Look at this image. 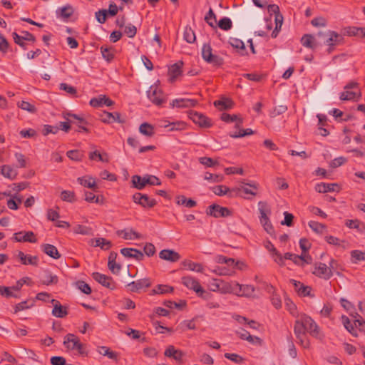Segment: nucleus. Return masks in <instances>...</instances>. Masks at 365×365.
<instances>
[{"instance_id": "nucleus-61", "label": "nucleus", "mask_w": 365, "mask_h": 365, "mask_svg": "<svg viewBox=\"0 0 365 365\" xmlns=\"http://www.w3.org/2000/svg\"><path fill=\"white\" fill-rule=\"evenodd\" d=\"M254 133V131L250 128L241 129L239 132L231 133L230 136L232 138H242Z\"/></svg>"}, {"instance_id": "nucleus-36", "label": "nucleus", "mask_w": 365, "mask_h": 365, "mask_svg": "<svg viewBox=\"0 0 365 365\" xmlns=\"http://www.w3.org/2000/svg\"><path fill=\"white\" fill-rule=\"evenodd\" d=\"M118 235H123L124 240H134L141 238V235L135 230L130 229V230H122L117 231Z\"/></svg>"}, {"instance_id": "nucleus-53", "label": "nucleus", "mask_w": 365, "mask_h": 365, "mask_svg": "<svg viewBox=\"0 0 365 365\" xmlns=\"http://www.w3.org/2000/svg\"><path fill=\"white\" fill-rule=\"evenodd\" d=\"M309 227L316 233L322 234L326 230V225L316 221H310Z\"/></svg>"}, {"instance_id": "nucleus-29", "label": "nucleus", "mask_w": 365, "mask_h": 365, "mask_svg": "<svg viewBox=\"0 0 365 365\" xmlns=\"http://www.w3.org/2000/svg\"><path fill=\"white\" fill-rule=\"evenodd\" d=\"M41 247L42 251L53 259H58L61 257L60 253L54 245L51 244H43Z\"/></svg>"}, {"instance_id": "nucleus-48", "label": "nucleus", "mask_w": 365, "mask_h": 365, "mask_svg": "<svg viewBox=\"0 0 365 365\" xmlns=\"http://www.w3.org/2000/svg\"><path fill=\"white\" fill-rule=\"evenodd\" d=\"M58 281V279L56 275H53L50 272L46 271L44 273L42 284L45 285H50L52 284H57Z\"/></svg>"}, {"instance_id": "nucleus-13", "label": "nucleus", "mask_w": 365, "mask_h": 365, "mask_svg": "<svg viewBox=\"0 0 365 365\" xmlns=\"http://www.w3.org/2000/svg\"><path fill=\"white\" fill-rule=\"evenodd\" d=\"M302 319L304 322V324L306 326L307 332L312 336L317 337L319 334V329L315 322L309 316L302 314Z\"/></svg>"}, {"instance_id": "nucleus-18", "label": "nucleus", "mask_w": 365, "mask_h": 365, "mask_svg": "<svg viewBox=\"0 0 365 365\" xmlns=\"http://www.w3.org/2000/svg\"><path fill=\"white\" fill-rule=\"evenodd\" d=\"M290 282L294 285L295 291L298 293L299 296L307 297L312 296L311 291L312 287L309 286H306L304 284L301 283L299 281L294 279H290Z\"/></svg>"}, {"instance_id": "nucleus-62", "label": "nucleus", "mask_w": 365, "mask_h": 365, "mask_svg": "<svg viewBox=\"0 0 365 365\" xmlns=\"http://www.w3.org/2000/svg\"><path fill=\"white\" fill-rule=\"evenodd\" d=\"M204 179L212 182H220L223 180L224 177L222 175L212 174L206 172L204 175Z\"/></svg>"}, {"instance_id": "nucleus-64", "label": "nucleus", "mask_w": 365, "mask_h": 365, "mask_svg": "<svg viewBox=\"0 0 365 365\" xmlns=\"http://www.w3.org/2000/svg\"><path fill=\"white\" fill-rule=\"evenodd\" d=\"M76 287L86 294H90L92 292L89 284L83 281H78L76 282Z\"/></svg>"}, {"instance_id": "nucleus-43", "label": "nucleus", "mask_w": 365, "mask_h": 365, "mask_svg": "<svg viewBox=\"0 0 365 365\" xmlns=\"http://www.w3.org/2000/svg\"><path fill=\"white\" fill-rule=\"evenodd\" d=\"M351 262L353 264H357L361 261H365V252L361 250H352L350 252Z\"/></svg>"}, {"instance_id": "nucleus-41", "label": "nucleus", "mask_w": 365, "mask_h": 365, "mask_svg": "<svg viewBox=\"0 0 365 365\" xmlns=\"http://www.w3.org/2000/svg\"><path fill=\"white\" fill-rule=\"evenodd\" d=\"M229 43L232 47L240 49L242 55H244L246 53L245 43L241 39L235 37H230Z\"/></svg>"}, {"instance_id": "nucleus-55", "label": "nucleus", "mask_w": 365, "mask_h": 365, "mask_svg": "<svg viewBox=\"0 0 365 365\" xmlns=\"http://www.w3.org/2000/svg\"><path fill=\"white\" fill-rule=\"evenodd\" d=\"M101 51L102 56L104 59H106L108 62L111 61L114 58V49L111 47H101Z\"/></svg>"}, {"instance_id": "nucleus-56", "label": "nucleus", "mask_w": 365, "mask_h": 365, "mask_svg": "<svg viewBox=\"0 0 365 365\" xmlns=\"http://www.w3.org/2000/svg\"><path fill=\"white\" fill-rule=\"evenodd\" d=\"M96 245L95 247H100L102 250H108L112 247V243L110 241L107 240L105 238L100 237L95 240Z\"/></svg>"}, {"instance_id": "nucleus-26", "label": "nucleus", "mask_w": 365, "mask_h": 365, "mask_svg": "<svg viewBox=\"0 0 365 365\" xmlns=\"http://www.w3.org/2000/svg\"><path fill=\"white\" fill-rule=\"evenodd\" d=\"M164 355L173 358L175 361H181L184 354L181 350L176 349L174 346L169 345L165 350Z\"/></svg>"}, {"instance_id": "nucleus-11", "label": "nucleus", "mask_w": 365, "mask_h": 365, "mask_svg": "<svg viewBox=\"0 0 365 365\" xmlns=\"http://www.w3.org/2000/svg\"><path fill=\"white\" fill-rule=\"evenodd\" d=\"M234 286L237 288L236 294L246 297H254L255 288L250 284H240L237 282H234Z\"/></svg>"}, {"instance_id": "nucleus-9", "label": "nucleus", "mask_w": 365, "mask_h": 365, "mask_svg": "<svg viewBox=\"0 0 365 365\" xmlns=\"http://www.w3.org/2000/svg\"><path fill=\"white\" fill-rule=\"evenodd\" d=\"M312 274L327 280L331 277L333 272L331 271V268H328L326 264L319 262L314 264V270L312 272Z\"/></svg>"}, {"instance_id": "nucleus-4", "label": "nucleus", "mask_w": 365, "mask_h": 365, "mask_svg": "<svg viewBox=\"0 0 365 365\" xmlns=\"http://www.w3.org/2000/svg\"><path fill=\"white\" fill-rule=\"evenodd\" d=\"M294 331L297 339L299 341L300 344L304 348H309V341L308 340L306 334L307 331L305 324H304L302 317L295 322Z\"/></svg>"}, {"instance_id": "nucleus-3", "label": "nucleus", "mask_w": 365, "mask_h": 365, "mask_svg": "<svg viewBox=\"0 0 365 365\" xmlns=\"http://www.w3.org/2000/svg\"><path fill=\"white\" fill-rule=\"evenodd\" d=\"M182 283L188 289H192L200 297L207 299L210 297V292H206L200 283L193 277L190 276L183 277L181 279Z\"/></svg>"}, {"instance_id": "nucleus-22", "label": "nucleus", "mask_w": 365, "mask_h": 365, "mask_svg": "<svg viewBox=\"0 0 365 365\" xmlns=\"http://www.w3.org/2000/svg\"><path fill=\"white\" fill-rule=\"evenodd\" d=\"M300 42L303 46L312 50H314L319 44L313 35L308 34L303 35L301 38Z\"/></svg>"}, {"instance_id": "nucleus-46", "label": "nucleus", "mask_w": 365, "mask_h": 365, "mask_svg": "<svg viewBox=\"0 0 365 365\" xmlns=\"http://www.w3.org/2000/svg\"><path fill=\"white\" fill-rule=\"evenodd\" d=\"M205 21L212 28H217L216 15L211 8L209 9L207 14L205 16Z\"/></svg>"}, {"instance_id": "nucleus-25", "label": "nucleus", "mask_w": 365, "mask_h": 365, "mask_svg": "<svg viewBox=\"0 0 365 365\" xmlns=\"http://www.w3.org/2000/svg\"><path fill=\"white\" fill-rule=\"evenodd\" d=\"M182 61H178L172 65L168 69V75L170 76V81L173 82L176 78L182 73Z\"/></svg>"}, {"instance_id": "nucleus-40", "label": "nucleus", "mask_w": 365, "mask_h": 365, "mask_svg": "<svg viewBox=\"0 0 365 365\" xmlns=\"http://www.w3.org/2000/svg\"><path fill=\"white\" fill-rule=\"evenodd\" d=\"M139 132L147 137H153L155 134L154 126L148 123H143L139 127Z\"/></svg>"}, {"instance_id": "nucleus-17", "label": "nucleus", "mask_w": 365, "mask_h": 365, "mask_svg": "<svg viewBox=\"0 0 365 365\" xmlns=\"http://www.w3.org/2000/svg\"><path fill=\"white\" fill-rule=\"evenodd\" d=\"M51 304L53 306L52 310V314L56 317L63 318L68 314L67 308L62 306L60 302L54 299L51 300Z\"/></svg>"}, {"instance_id": "nucleus-6", "label": "nucleus", "mask_w": 365, "mask_h": 365, "mask_svg": "<svg viewBox=\"0 0 365 365\" xmlns=\"http://www.w3.org/2000/svg\"><path fill=\"white\" fill-rule=\"evenodd\" d=\"M133 200L135 203L141 205L144 208H152L157 204L155 199L150 198L148 195L140 192L135 193L133 195Z\"/></svg>"}, {"instance_id": "nucleus-44", "label": "nucleus", "mask_w": 365, "mask_h": 365, "mask_svg": "<svg viewBox=\"0 0 365 365\" xmlns=\"http://www.w3.org/2000/svg\"><path fill=\"white\" fill-rule=\"evenodd\" d=\"M174 288L171 286L166 284H158L152 290V294H163L166 293H171Z\"/></svg>"}, {"instance_id": "nucleus-38", "label": "nucleus", "mask_w": 365, "mask_h": 365, "mask_svg": "<svg viewBox=\"0 0 365 365\" xmlns=\"http://www.w3.org/2000/svg\"><path fill=\"white\" fill-rule=\"evenodd\" d=\"M1 174L6 178L14 180L16 178L18 173L10 165H4L1 167Z\"/></svg>"}, {"instance_id": "nucleus-14", "label": "nucleus", "mask_w": 365, "mask_h": 365, "mask_svg": "<svg viewBox=\"0 0 365 365\" xmlns=\"http://www.w3.org/2000/svg\"><path fill=\"white\" fill-rule=\"evenodd\" d=\"M16 256L24 265L38 266V257L37 256L26 255L20 250L16 252Z\"/></svg>"}, {"instance_id": "nucleus-23", "label": "nucleus", "mask_w": 365, "mask_h": 365, "mask_svg": "<svg viewBox=\"0 0 365 365\" xmlns=\"http://www.w3.org/2000/svg\"><path fill=\"white\" fill-rule=\"evenodd\" d=\"M151 285V282L150 278H144L139 279L138 281H133L128 284V286L130 287V291L133 292H136L139 289L143 287H150Z\"/></svg>"}, {"instance_id": "nucleus-50", "label": "nucleus", "mask_w": 365, "mask_h": 365, "mask_svg": "<svg viewBox=\"0 0 365 365\" xmlns=\"http://www.w3.org/2000/svg\"><path fill=\"white\" fill-rule=\"evenodd\" d=\"M73 232L76 234H81L83 235H93V230L91 227L81 225H77L74 227Z\"/></svg>"}, {"instance_id": "nucleus-5", "label": "nucleus", "mask_w": 365, "mask_h": 365, "mask_svg": "<svg viewBox=\"0 0 365 365\" xmlns=\"http://www.w3.org/2000/svg\"><path fill=\"white\" fill-rule=\"evenodd\" d=\"M148 98L156 106H160L165 101L163 91L156 86H151L147 91Z\"/></svg>"}, {"instance_id": "nucleus-16", "label": "nucleus", "mask_w": 365, "mask_h": 365, "mask_svg": "<svg viewBox=\"0 0 365 365\" xmlns=\"http://www.w3.org/2000/svg\"><path fill=\"white\" fill-rule=\"evenodd\" d=\"M89 104L95 108L101 107L103 105L107 106H111L114 105V101L108 98L105 95H100L97 98H93L91 99Z\"/></svg>"}, {"instance_id": "nucleus-49", "label": "nucleus", "mask_w": 365, "mask_h": 365, "mask_svg": "<svg viewBox=\"0 0 365 365\" xmlns=\"http://www.w3.org/2000/svg\"><path fill=\"white\" fill-rule=\"evenodd\" d=\"M183 38L189 43H192L195 41V34L191 27H185L183 33Z\"/></svg>"}, {"instance_id": "nucleus-12", "label": "nucleus", "mask_w": 365, "mask_h": 365, "mask_svg": "<svg viewBox=\"0 0 365 365\" xmlns=\"http://www.w3.org/2000/svg\"><path fill=\"white\" fill-rule=\"evenodd\" d=\"M13 239L16 242H31L36 243L37 242V239L35 237V234L32 231L28 232H19L14 234Z\"/></svg>"}, {"instance_id": "nucleus-8", "label": "nucleus", "mask_w": 365, "mask_h": 365, "mask_svg": "<svg viewBox=\"0 0 365 365\" xmlns=\"http://www.w3.org/2000/svg\"><path fill=\"white\" fill-rule=\"evenodd\" d=\"M190 118L200 128H210L212 126L211 120L206 117L202 113H198L195 110L189 112Z\"/></svg>"}, {"instance_id": "nucleus-1", "label": "nucleus", "mask_w": 365, "mask_h": 365, "mask_svg": "<svg viewBox=\"0 0 365 365\" xmlns=\"http://www.w3.org/2000/svg\"><path fill=\"white\" fill-rule=\"evenodd\" d=\"M259 211L260 213L259 221L264 230L271 236L275 237V232L272 222L269 220L268 215L271 213V210L265 202H259Z\"/></svg>"}, {"instance_id": "nucleus-28", "label": "nucleus", "mask_w": 365, "mask_h": 365, "mask_svg": "<svg viewBox=\"0 0 365 365\" xmlns=\"http://www.w3.org/2000/svg\"><path fill=\"white\" fill-rule=\"evenodd\" d=\"M80 342L78 336L73 334H68L64 337L63 344L70 350H75L77 344Z\"/></svg>"}, {"instance_id": "nucleus-7", "label": "nucleus", "mask_w": 365, "mask_h": 365, "mask_svg": "<svg viewBox=\"0 0 365 365\" xmlns=\"http://www.w3.org/2000/svg\"><path fill=\"white\" fill-rule=\"evenodd\" d=\"M207 215L214 217H225L232 215V211L225 207H221L219 205L213 204L208 207Z\"/></svg>"}, {"instance_id": "nucleus-19", "label": "nucleus", "mask_w": 365, "mask_h": 365, "mask_svg": "<svg viewBox=\"0 0 365 365\" xmlns=\"http://www.w3.org/2000/svg\"><path fill=\"white\" fill-rule=\"evenodd\" d=\"M160 259L167 260L171 262H178L180 259V255L178 252L173 250H163L159 253Z\"/></svg>"}, {"instance_id": "nucleus-58", "label": "nucleus", "mask_w": 365, "mask_h": 365, "mask_svg": "<svg viewBox=\"0 0 365 365\" xmlns=\"http://www.w3.org/2000/svg\"><path fill=\"white\" fill-rule=\"evenodd\" d=\"M18 106L21 108L22 110H26L31 113H35L37 111V109L35 107V106L27 101H22L21 102H19Z\"/></svg>"}, {"instance_id": "nucleus-2", "label": "nucleus", "mask_w": 365, "mask_h": 365, "mask_svg": "<svg viewBox=\"0 0 365 365\" xmlns=\"http://www.w3.org/2000/svg\"><path fill=\"white\" fill-rule=\"evenodd\" d=\"M132 183L134 187L138 190H143L146 185H161L160 180L154 175H147L142 178L140 175H135L132 177Z\"/></svg>"}, {"instance_id": "nucleus-45", "label": "nucleus", "mask_w": 365, "mask_h": 365, "mask_svg": "<svg viewBox=\"0 0 365 365\" xmlns=\"http://www.w3.org/2000/svg\"><path fill=\"white\" fill-rule=\"evenodd\" d=\"M361 96V92L356 93L354 91H346L342 92L340 96V99L342 101H350L354 100L357 98L356 101H358Z\"/></svg>"}, {"instance_id": "nucleus-27", "label": "nucleus", "mask_w": 365, "mask_h": 365, "mask_svg": "<svg viewBox=\"0 0 365 365\" xmlns=\"http://www.w3.org/2000/svg\"><path fill=\"white\" fill-rule=\"evenodd\" d=\"M236 334L242 340H247V341L254 344L255 342H261V339L258 336H252L250 333L245 329L240 328L235 331Z\"/></svg>"}, {"instance_id": "nucleus-60", "label": "nucleus", "mask_w": 365, "mask_h": 365, "mask_svg": "<svg viewBox=\"0 0 365 365\" xmlns=\"http://www.w3.org/2000/svg\"><path fill=\"white\" fill-rule=\"evenodd\" d=\"M89 158L90 160H96L98 158V160L101 162H108V156L107 153L101 154L98 150H95L93 152H91L89 154Z\"/></svg>"}, {"instance_id": "nucleus-57", "label": "nucleus", "mask_w": 365, "mask_h": 365, "mask_svg": "<svg viewBox=\"0 0 365 365\" xmlns=\"http://www.w3.org/2000/svg\"><path fill=\"white\" fill-rule=\"evenodd\" d=\"M163 304L169 308L175 307L178 309H182L186 307V302L185 300H180L179 302H175L171 300H166L163 302Z\"/></svg>"}, {"instance_id": "nucleus-63", "label": "nucleus", "mask_w": 365, "mask_h": 365, "mask_svg": "<svg viewBox=\"0 0 365 365\" xmlns=\"http://www.w3.org/2000/svg\"><path fill=\"white\" fill-rule=\"evenodd\" d=\"M212 49L211 48V46L210 44H204L202 48V58L207 61L212 57Z\"/></svg>"}, {"instance_id": "nucleus-54", "label": "nucleus", "mask_w": 365, "mask_h": 365, "mask_svg": "<svg viewBox=\"0 0 365 365\" xmlns=\"http://www.w3.org/2000/svg\"><path fill=\"white\" fill-rule=\"evenodd\" d=\"M217 26H218L222 30L228 31L231 29L232 26V22L230 18L223 17L218 21V23H217Z\"/></svg>"}, {"instance_id": "nucleus-15", "label": "nucleus", "mask_w": 365, "mask_h": 365, "mask_svg": "<svg viewBox=\"0 0 365 365\" xmlns=\"http://www.w3.org/2000/svg\"><path fill=\"white\" fill-rule=\"evenodd\" d=\"M101 120L105 123L117 122L123 124L125 122V119L121 118V115L118 112L110 113L105 111L101 115Z\"/></svg>"}, {"instance_id": "nucleus-35", "label": "nucleus", "mask_w": 365, "mask_h": 365, "mask_svg": "<svg viewBox=\"0 0 365 365\" xmlns=\"http://www.w3.org/2000/svg\"><path fill=\"white\" fill-rule=\"evenodd\" d=\"M175 202L178 205H185L186 207L192 208L197 205L195 200L190 198L187 199L185 195H177Z\"/></svg>"}, {"instance_id": "nucleus-21", "label": "nucleus", "mask_w": 365, "mask_h": 365, "mask_svg": "<svg viewBox=\"0 0 365 365\" xmlns=\"http://www.w3.org/2000/svg\"><path fill=\"white\" fill-rule=\"evenodd\" d=\"M343 41V37L334 31L327 32V38L324 41L329 46H334L340 44Z\"/></svg>"}, {"instance_id": "nucleus-10", "label": "nucleus", "mask_w": 365, "mask_h": 365, "mask_svg": "<svg viewBox=\"0 0 365 365\" xmlns=\"http://www.w3.org/2000/svg\"><path fill=\"white\" fill-rule=\"evenodd\" d=\"M93 278L101 285L106 288L113 289L115 288V282H113L111 277L103 274L99 272H93L92 274Z\"/></svg>"}, {"instance_id": "nucleus-37", "label": "nucleus", "mask_w": 365, "mask_h": 365, "mask_svg": "<svg viewBox=\"0 0 365 365\" xmlns=\"http://www.w3.org/2000/svg\"><path fill=\"white\" fill-rule=\"evenodd\" d=\"M345 225L350 229H356L359 232H365V223L358 220H347Z\"/></svg>"}, {"instance_id": "nucleus-47", "label": "nucleus", "mask_w": 365, "mask_h": 365, "mask_svg": "<svg viewBox=\"0 0 365 365\" xmlns=\"http://www.w3.org/2000/svg\"><path fill=\"white\" fill-rule=\"evenodd\" d=\"M199 162L207 168H212L220 165V163L217 159H213L209 157H201L199 158Z\"/></svg>"}, {"instance_id": "nucleus-52", "label": "nucleus", "mask_w": 365, "mask_h": 365, "mask_svg": "<svg viewBox=\"0 0 365 365\" xmlns=\"http://www.w3.org/2000/svg\"><path fill=\"white\" fill-rule=\"evenodd\" d=\"M183 266L191 271L202 272L203 267L201 264L193 262L192 261H184Z\"/></svg>"}, {"instance_id": "nucleus-51", "label": "nucleus", "mask_w": 365, "mask_h": 365, "mask_svg": "<svg viewBox=\"0 0 365 365\" xmlns=\"http://www.w3.org/2000/svg\"><path fill=\"white\" fill-rule=\"evenodd\" d=\"M60 197L63 201L68 202H74L76 200L75 192L70 190H63Z\"/></svg>"}, {"instance_id": "nucleus-30", "label": "nucleus", "mask_w": 365, "mask_h": 365, "mask_svg": "<svg viewBox=\"0 0 365 365\" xmlns=\"http://www.w3.org/2000/svg\"><path fill=\"white\" fill-rule=\"evenodd\" d=\"M78 182L83 186L92 189L93 191H97L98 186L96 183L94 178L90 176L81 177L77 179Z\"/></svg>"}, {"instance_id": "nucleus-31", "label": "nucleus", "mask_w": 365, "mask_h": 365, "mask_svg": "<svg viewBox=\"0 0 365 365\" xmlns=\"http://www.w3.org/2000/svg\"><path fill=\"white\" fill-rule=\"evenodd\" d=\"M336 187H339V185L336 183L321 182L316 185L315 190L319 193H325L327 192L335 191Z\"/></svg>"}, {"instance_id": "nucleus-20", "label": "nucleus", "mask_w": 365, "mask_h": 365, "mask_svg": "<svg viewBox=\"0 0 365 365\" xmlns=\"http://www.w3.org/2000/svg\"><path fill=\"white\" fill-rule=\"evenodd\" d=\"M120 253L125 257L134 258L138 261H142L144 258L143 253L135 248H123Z\"/></svg>"}, {"instance_id": "nucleus-34", "label": "nucleus", "mask_w": 365, "mask_h": 365, "mask_svg": "<svg viewBox=\"0 0 365 365\" xmlns=\"http://www.w3.org/2000/svg\"><path fill=\"white\" fill-rule=\"evenodd\" d=\"M345 34L349 36L365 37V28L349 26L346 28Z\"/></svg>"}, {"instance_id": "nucleus-39", "label": "nucleus", "mask_w": 365, "mask_h": 365, "mask_svg": "<svg viewBox=\"0 0 365 365\" xmlns=\"http://www.w3.org/2000/svg\"><path fill=\"white\" fill-rule=\"evenodd\" d=\"M216 289L223 293L234 292L236 294L237 288L234 286V282L229 284L221 282L220 284H215Z\"/></svg>"}, {"instance_id": "nucleus-24", "label": "nucleus", "mask_w": 365, "mask_h": 365, "mask_svg": "<svg viewBox=\"0 0 365 365\" xmlns=\"http://www.w3.org/2000/svg\"><path fill=\"white\" fill-rule=\"evenodd\" d=\"M197 103L196 100L188 99V98H180L175 99L171 103L172 107H178V108H190L195 107Z\"/></svg>"}, {"instance_id": "nucleus-32", "label": "nucleus", "mask_w": 365, "mask_h": 365, "mask_svg": "<svg viewBox=\"0 0 365 365\" xmlns=\"http://www.w3.org/2000/svg\"><path fill=\"white\" fill-rule=\"evenodd\" d=\"M214 106L220 110H229L234 106L233 101L230 98H222L220 100L215 101Z\"/></svg>"}, {"instance_id": "nucleus-59", "label": "nucleus", "mask_w": 365, "mask_h": 365, "mask_svg": "<svg viewBox=\"0 0 365 365\" xmlns=\"http://www.w3.org/2000/svg\"><path fill=\"white\" fill-rule=\"evenodd\" d=\"M76 123L73 125H76L78 127V129L76 130L80 132L81 130H83L86 133H88V129L86 127V125L88 124V122L83 118L77 115V118H74Z\"/></svg>"}, {"instance_id": "nucleus-42", "label": "nucleus", "mask_w": 365, "mask_h": 365, "mask_svg": "<svg viewBox=\"0 0 365 365\" xmlns=\"http://www.w3.org/2000/svg\"><path fill=\"white\" fill-rule=\"evenodd\" d=\"M97 351L100 354H101L103 356H106L110 359L117 360V359H118V354L116 352L111 351L107 346H98Z\"/></svg>"}, {"instance_id": "nucleus-33", "label": "nucleus", "mask_w": 365, "mask_h": 365, "mask_svg": "<svg viewBox=\"0 0 365 365\" xmlns=\"http://www.w3.org/2000/svg\"><path fill=\"white\" fill-rule=\"evenodd\" d=\"M221 120L226 122V123H230V122H236L235 127L237 128H240L242 125V119L240 118L237 115H230L226 113H223L221 115Z\"/></svg>"}]
</instances>
